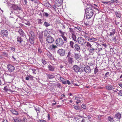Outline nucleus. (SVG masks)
I'll use <instances>...</instances> for the list:
<instances>
[{"label": "nucleus", "instance_id": "obj_1", "mask_svg": "<svg viewBox=\"0 0 122 122\" xmlns=\"http://www.w3.org/2000/svg\"><path fill=\"white\" fill-rule=\"evenodd\" d=\"M93 6L90 4H88L85 10L86 17L88 19L91 18L94 14Z\"/></svg>", "mask_w": 122, "mask_h": 122}, {"label": "nucleus", "instance_id": "obj_2", "mask_svg": "<svg viewBox=\"0 0 122 122\" xmlns=\"http://www.w3.org/2000/svg\"><path fill=\"white\" fill-rule=\"evenodd\" d=\"M58 31L60 33V36L63 38L64 41H67V40L66 33V32H64L61 30H58Z\"/></svg>", "mask_w": 122, "mask_h": 122}, {"label": "nucleus", "instance_id": "obj_3", "mask_svg": "<svg viewBox=\"0 0 122 122\" xmlns=\"http://www.w3.org/2000/svg\"><path fill=\"white\" fill-rule=\"evenodd\" d=\"M77 41L78 43L81 45H84L86 43V40L81 36H79L77 38Z\"/></svg>", "mask_w": 122, "mask_h": 122}, {"label": "nucleus", "instance_id": "obj_4", "mask_svg": "<svg viewBox=\"0 0 122 122\" xmlns=\"http://www.w3.org/2000/svg\"><path fill=\"white\" fill-rule=\"evenodd\" d=\"M55 43L57 46H61L63 44L64 42L61 38H59L56 39Z\"/></svg>", "mask_w": 122, "mask_h": 122}, {"label": "nucleus", "instance_id": "obj_5", "mask_svg": "<svg viewBox=\"0 0 122 122\" xmlns=\"http://www.w3.org/2000/svg\"><path fill=\"white\" fill-rule=\"evenodd\" d=\"M17 39L18 43L20 44L21 46H23L25 45V41H24L23 39L21 37L19 36H18Z\"/></svg>", "mask_w": 122, "mask_h": 122}, {"label": "nucleus", "instance_id": "obj_6", "mask_svg": "<svg viewBox=\"0 0 122 122\" xmlns=\"http://www.w3.org/2000/svg\"><path fill=\"white\" fill-rule=\"evenodd\" d=\"M96 46V48L95 49L96 52L97 53H99L100 51L102 49L101 45L97 43Z\"/></svg>", "mask_w": 122, "mask_h": 122}, {"label": "nucleus", "instance_id": "obj_7", "mask_svg": "<svg viewBox=\"0 0 122 122\" xmlns=\"http://www.w3.org/2000/svg\"><path fill=\"white\" fill-rule=\"evenodd\" d=\"M0 34L2 36L4 37H6L8 35V32L7 30H3L1 31Z\"/></svg>", "mask_w": 122, "mask_h": 122}, {"label": "nucleus", "instance_id": "obj_8", "mask_svg": "<svg viewBox=\"0 0 122 122\" xmlns=\"http://www.w3.org/2000/svg\"><path fill=\"white\" fill-rule=\"evenodd\" d=\"M57 53L61 56H62L65 55V51L62 49H60L57 51Z\"/></svg>", "mask_w": 122, "mask_h": 122}, {"label": "nucleus", "instance_id": "obj_9", "mask_svg": "<svg viewBox=\"0 0 122 122\" xmlns=\"http://www.w3.org/2000/svg\"><path fill=\"white\" fill-rule=\"evenodd\" d=\"M56 76L58 78H59L61 81V82L63 84H66V80L61 76L60 75L57 74L56 75Z\"/></svg>", "mask_w": 122, "mask_h": 122}, {"label": "nucleus", "instance_id": "obj_10", "mask_svg": "<svg viewBox=\"0 0 122 122\" xmlns=\"http://www.w3.org/2000/svg\"><path fill=\"white\" fill-rule=\"evenodd\" d=\"M7 68L8 70L10 72H13L15 69L14 66L10 64H8L7 66Z\"/></svg>", "mask_w": 122, "mask_h": 122}, {"label": "nucleus", "instance_id": "obj_11", "mask_svg": "<svg viewBox=\"0 0 122 122\" xmlns=\"http://www.w3.org/2000/svg\"><path fill=\"white\" fill-rule=\"evenodd\" d=\"M46 41L47 42L51 43L54 41V38L50 36H48L46 39Z\"/></svg>", "mask_w": 122, "mask_h": 122}, {"label": "nucleus", "instance_id": "obj_12", "mask_svg": "<svg viewBox=\"0 0 122 122\" xmlns=\"http://www.w3.org/2000/svg\"><path fill=\"white\" fill-rule=\"evenodd\" d=\"M81 35L84 37L86 40H88V39L89 37L87 36L88 35V33L86 32L85 31H82V32H81Z\"/></svg>", "mask_w": 122, "mask_h": 122}, {"label": "nucleus", "instance_id": "obj_13", "mask_svg": "<svg viewBox=\"0 0 122 122\" xmlns=\"http://www.w3.org/2000/svg\"><path fill=\"white\" fill-rule=\"evenodd\" d=\"M46 55L51 60H54V58L53 55L51 54V53L49 51L47 52Z\"/></svg>", "mask_w": 122, "mask_h": 122}, {"label": "nucleus", "instance_id": "obj_14", "mask_svg": "<svg viewBox=\"0 0 122 122\" xmlns=\"http://www.w3.org/2000/svg\"><path fill=\"white\" fill-rule=\"evenodd\" d=\"M63 0H56V5L58 7L61 6L62 4Z\"/></svg>", "mask_w": 122, "mask_h": 122}, {"label": "nucleus", "instance_id": "obj_15", "mask_svg": "<svg viewBox=\"0 0 122 122\" xmlns=\"http://www.w3.org/2000/svg\"><path fill=\"white\" fill-rule=\"evenodd\" d=\"M11 6L14 10L18 11L21 9V8L19 7L16 5L13 4Z\"/></svg>", "mask_w": 122, "mask_h": 122}, {"label": "nucleus", "instance_id": "obj_16", "mask_svg": "<svg viewBox=\"0 0 122 122\" xmlns=\"http://www.w3.org/2000/svg\"><path fill=\"white\" fill-rule=\"evenodd\" d=\"M83 69H84L85 71L87 73H88L91 71V69L90 66H87L85 67Z\"/></svg>", "mask_w": 122, "mask_h": 122}, {"label": "nucleus", "instance_id": "obj_17", "mask_svg": "<svg viewBox=\"0 0 122 122\" xmlns=\"http://www.w3.org/2000/svg\"><path fill=\"white\" fill-rule=\"evenodd\" d=\"M73 69L76 72H78L80 69V67L77 65H75L73 66Z\"/></svg>", "mask_w": 122, "mask_h": 122}, {"label": "nucleus", "instance_id": "obj_18", "mask_svg": "<svg viewBox=\"0 0 122 122\" xmlns=\"http://www.w3.org/2000/svg\"><path fill=\"white\" fill-rule=\"evenodd\" d=\"M29 41L30 44L32 45H34V39L33 37H30L29 39Z\"/></svg>", "mask_w": 122, "mask_h": 122}, {"label": "nucleus", "instance_id": "obj_19", "mask_svg": "<svg viewBox=\"0 0 122 122\" xmlns=\"http://www.w3.org/2000/svg\"><path fill=\"white\" fill-rule=\"evenodd\" d=\"M57 46L56 45L53 44L49 46V49L51 50H54L55 48H57Z\"/></svg>", "mask_w": 122, "mask_h": 122}, {"label": "nucleus", "instance_id": "obj_20", "mask_svg": "<svg viewBox=\"0 0 122 122\" xmlns=\"http://www.w3.org/2000/svg\"><path fill=\"white\" fill-rule=\"evenodd\" d=\"M115 14L117 17L118 18H120L121 16V14L119 12H115Z\"/></svg>", "mask_w": 122, "mask_h": 122}, {"label": "nucleus", "instance_id": "obj_21", "mask_svg": "<svg viewBox=\"0 0 122 122\" xmlns=\"http://www.w3.org/2000/svg\"><path fill=\"white\" fill-rule=\"evenodd\" d=\"M115 117L117 120H120L121 117V114L118 112L115 115Z\"/></svg>", "mask_w": 122, "mask_h": 122}, {"label": "nucleus", "instance_id": "obj_22", "mask_svg": "<svg viewBox=\"0 0 122 122\" xmlns=\"http://www.w3.org/2000/svg\"><path fill=\"white\" fill-rule=\"evenodd\" d=\"M71 38L74 41L77 42L76 35L75 33L71 35Z\"/></svg>", "mask_w": 122, "mask_h": 122}, {"label": "nucleus", "instance_id": "obj_23", "mask_svg": "<svg viewBox=\"0 0 122 122\" xmlns=\"http://www.w3.org/2000/svg\"><path fill=\"white\" fill-rule=\"evenodd\" d=\"M115 33V30L114 29H113L111 30L110 31L108 35L109 36H113Z\"/></svg>", "mask_w": 122, "mask_h": 122}, {"label": "nucleus", "instance_id": "obj_24", "mask_svg": "<svg viewBox=\"0 0 122 122\" xmlns=\"http://www.w3.org/2000/svg\"><path fill=\"white\" fill-rule=\"evenodd\" d=\"M87 49L89 52L92 54H93L95 50V49L94 48H88Z\"/></svg>", "mask_w": 122, "mask_h": 122}, {"label": "nucleus", "instance_id": "obj_25", "mask_svg": "<svg viewBox=\"0 0 122 122\" xmlns=\"http://www.w3.org/2000/svg\"><path fill=\"white\" fill-rule=\"evenodd\" d=\"M74 47L75 49L77 51H79L80 49V46L78 44H75L74 46Z\"/></svg>", "mask_w": 122, "mask_h": 122}, {"label": "nucleus", "instance_id": "obj_26", "mask_svg": "<svg viewBox=\"0 0 122 122\" xmlns=\"http://www.w3.org/2000/svg\"><path fill=\"white\" fill-rule=\"evenodd\" d=\"M10 111L13 114L15 115H17L19 113L18 112L15 110L14 109H12L10 110Z\"/></svg>", "mask_w": 122, "mask_h": 122}, {"label": "nucleus", "instance_id": "obj_27", "mask_svg": "<svg viewBox=\"0 0 122 122\" xmlns=\"http://www.w3.org/2000/svg\"><path fill=\"white\" fill-rule=\"evenodd\" d=\"M106 88L107 89L109 90H112L114 88H113V86L112 85H108L106 87Z\"/></svg>", "mask_w": 122, "mask_h": 122}, {"label": "nucleus", "instance_id": "obj_28", "mask_svg": "<svg viewBox=\"0 0 122 122\" xmlns=\"http://www.w3.org/2000/svg\"><path fill=\"white\" fill-rule=\"evenodd\" d=\"M48 68L49 70L53 71L54 70L55 68L54 67L50 65H49L48 66Z\"/></svg>", "mask_w": 122, "mask_h": 122}, {"label": "nucleus", "instance_id": "obj_29", "mask_svg": "<svg viewBox=\"0 0 122 122\" xmlns=\"http://www.w3.org/2000/svg\"><path fill=\"white\" fill-rule=\"evenodd\" d=\"M68 62L69 64H72L73 62V58L69 57L68 60Z\"/></svg>", "mask_w": 122, "mask_h": 122}, {"label": "nucleus", "instance_id": "obj_30", "mask_svg": "<svg viewBox=\"0 0 122 122\" xmlns=\"http://www.w3.org/2000/svg\"><path fill=\"white\" fill-rule=\"evenodd\" d=\"M97 39L96 38H95L94 37H92L91 38L89 37L88 39V41L92 42H93L94 41H96Z\"/></svg>", "mask_w": 122, "mask_h": 122}, {"label": "nucleus", "instance_id": "obj_31", "mask_svg": "<svg viewBox=\"0 0 122 122\" xmlns=\"http://www.w3.org/2000/svg\"><path fill=\"white\" fill-rule=\"evenodd\" d=\"M18 32L22 36H23L24 35V33L23 30L21 29L20 28Z\"/></svg>", "mask_w": 122, "mask_h": 122}, {"label": "nucleus", "instance_id": "obj_32", "mask_svg": "<svg viewBox=\"0 0 122 122\" xmlns=\"http://www.w3.org/2000/svg\"><path fill=\"white\" fill-rule=\"evenodd\" d=\"M69 31L71 33V35L75 33V31L74 30L71 28H69Z\"/></svg>", "mask_w": 122, "mask_h": 122}, {"label": "nucleus", "instance_id": "obj_33", "mask_svg": "<svg viewBox=\"0 0 122 122\" xmlns=\"http://www.w3.org/2000/svg\"><path fill=\"white\" fill-rule=\"evenodd\" d=\"M47 78L50 79H52L54 78L55 76L52 75L48 74L47 75Z\"/></svg>", "mask_w": 122, "mask_h": 122}, {"label": "nucleus", "instance_id": "obj_34", "mask_svg": "<svg viewBox=\"0 0 122 122\" xmlns=\"http://www.w3.org/2000/svg\"><path fill=\"white\" fill-rule=\"evenodd\" d=\"M69 45L70 47L72 48H74V43L73 41H71L69 42Z\"/></svg>", "mask_w": 122, "mask_h": 122}, {"label": "nucleus", "instance_id": "obj_35", "mask_svg": "<svg viewBox=\"0 0 122 122\" xmlns=\"http://www.w3.org/2000/svg\"><path fill=\"white\" fill-rule=\"evenodd\" d=\"M108 120L110 122H113V118L112 117H111L108 116L107 117Z\"/></svg>", "mask_w": 122, "mask_h": 122}, {"label": "nucleus", "instance_id": "obj_36", "mask_svg": "<svg viewBox=\"0 0 122 122\" xmlns=\"http://www.w3.org/2000/svg\"><path fill=\"white\" fill-rule=\"evenodd\" d=\"M75 58L76 60H79L80 58L79 55L77 54H75Z\"/></svg>", "mask_w": 122, "mask_h": 122}, {"label": "nucleus", "instance_id": "obj_37", "mask_svg": "<svg viewBox=\"0 0 122 122\" xmlns=\"http://www.w3.org/2000/svg\"><path fill=\"white\" fill-rule=\"evenodd\" d=\"M86 46L87 47H88V48H92V45L88 42H86Z\"/></svg>", "mask_w": 122, "mask_h": 122}, {"label": "nucleus", "instance_id": "obj_38", "mask_svg": "<svg viewBox=\"0 0 122 122\" xmlns=\"http://www.w3.org/2000/svg\"><path fill=\"white\" fill-rule=\"evenodd\" d=\"M75 100H77V101H76L77 104L78 103L81 102V101L79 100L78 97H75Z\"/></svg>", "mask_w": 122, "mask_h": 122}, {"label": "nucleus", "instance_id": "obj_39", "mask_svg": "<svg viewBox=\"0 0 122 122\" xmlns=\"http://www.w3.org/2000/svg\"><path fill=\"white\" fill-rule=\"evenodd\" d=\"M44 25L46 27H47L49 26L50 25V24L48 23L46 21H45L44 22Z\"/></svg>", "mask_w": 122, "mask_h": 122}, {"label": "nucleus", "instance_id": "obj_40", "mask_svg": "<svg viewBox=\"0 0 122 122\" xmlns=\"http://www.w3.org/2000/svg\"><path fill=\"white\" fill-rule=\"evenodd\" d=\"M76 28L79 31H81V32H82V31H83L82 29L79 27L78 26L76 27Z\"/></svg>", "mask_w": 122, "mask_h": 122}, {"label": "nucleus", "instance_id": "obj_41", "mask_svg": "<svg viewBox=\"0 0 122 122\" xmlns=\"http://www.w3.org/2000/svg\"><path fill=\"white\" fill-rule=\"evenodd\" d=\"M118 95L122 96V90H120L118 93Z\"/></svg>", "mask_w": 122, "mask_h": 122}, {"label": "nucleus", "instance_id": "obj_42", "mask_svg": "<svg viewBox=\"0 0 122 122\" xmlns=\"http://www.w3.org/2000/svg\"><path fill=\"white\" fill-rule=\"evenodd\" d=\"M54 102L53 103H52L51 104V105L52 106L56 105V102L54 100L53 101H51V103H52V102Z\"/></svg>", "mask_w": 122, "mask_h": 122}, {"label": "nucleus", "instance_id": "obj_43", "mask_svg": "<svg viewBox=\"0 0 122 122\" xmlns=\"http://www.w3.org/2000/svg\"><path fill=\"white\" fill-rule=\"evenodd\" d=\"M25 46L27 48H30L31 46L32 45L31 44H29L28 43H26V44H25Z\"/></svg>", "mask_w": 122, "mask_h": 122}, {"label": "nucleus", "instance_id": "obj_44", "mask_svg": "<svg viewBox=\"0 0 122 122\" xmlns=\"http://www.w3.org/2000/svg\"><path fill=\"white\" fill-rule=\"evenodd\" d=\"M42 62L43 65H46L47 63L46 61L44 59H43L42 60Z\"/></svg>", "mask_w": 122, "mask_h": 122}, {"label": "nucleus", "instance_id": "obj_45", "mask_svg": "<svg viewBox=\"0 0 122 122\" xmlns=\"http://www.w3.org/2000/svg\"><path fill=\"white\" fill-rule=\"evenodd\" d=\"M8 88V86H6L4 87V90L5 91L7 92L9 90Z\"/></svg>", "mask_w": 122, "mask_h": 122}, {"label": "nucleus", "instance_id": "obj_46", "mask_svg": "<svg viewBox=\"0 0 122 122\" xmlns=\"http://www.w3.org/2000/svg\"><path fill=\"white\" fill-rule=\"evenodd\" d=\"M43 15L46 17H48L49 16V14L48 13L46 12H44L43 13Z\"/></svg>", "mask_w": 122, "mask_h": 122}, {"label": "nucleus", "instance_id": "obj_47", "mask_svg": "<svg viewBox=\"0 0 122 122\" xmlns=\"http://www.w3.org/2000/svg\"><path fill=\"white\" fill-rule=\"evenodd\" d=\"M109 74H110V73L109 72H107L105 74V77H107L109 75H110Z\"/></svg>", "mask_w": 122, "mask_h": 122}, {"label": "nucleus", "instance_id": "obj_48", "mask_svg": "<svg viewBox=\"0 0 122 122\" xmlns=\"http://www.w3.org/2000/svg\"><path fill=\"white\" fill-rule=\"evenodd\" d=\"M74 108L77 110H80V107L78 106H75L74 107Z\"/></svg>", "mask_w": 122, "mask_h": 122}, {"label": "nucleus", "instance_id": "obj_49", "mask_svg": "<svg viewBox=\"0 0 122 122\" xmlns=\"http://www.w3.org/2000/svg\"><path fill=\"white\" fill-rule=\"evenodd\" d=\"M13 119L15 122H18L19 121L17 118L16 117H14Z\"/></svg>", "mask_w": 122, "mask_h": 122}, {"label": "nucleus", "instance_id": "obj_50", "mask_svg": "<svg viewBox=\"0 0 122 122\" xmlns=\"http://www.w3.org/2000/svg\"><path fill=\"white\" fill-rule=\"evenodd\" d=\"M98 71V69L97 67H96L95 69L94 70V73L95 74H96L97 72Z\"/></svg>", "mask_w": 122, "mask_h": 122}, {"label": "nucleus", "instance_id": "obj_51", "mask_svg": "<svg viewBox=\"0 0 122 122\" xmlns=\"http://www.w3.org/2000/svg\"><path fill=\"white\" fill-rule=\"evenodd\" d=\"M30 33L31 35V37H33V36H34V34L33 31H30Z\"/></svg>", "mask_w": 122, "mask_h": 122}, {"label": "nucleus", "instance_id": "obj_52", "mask_svg": "<svg viewBox=\"0 0 122 122\" xmlns=\"http://www.w3.org/2000/svg\"><path fill=\"white\" fill-rule=\"evenodd\" d=\"M38 52L40 53H41L42 52V50L40 48H38Z\"/></svg>", "mask_w": 122, "mask_h": 122}, {"label": "nucleus", "instance_id": "obj_53", "mask_svg": "<svg viewBox=\"0 0 122 122\" xmlns=\"http://www.w3.org/2000/svg\"><path fill=\"white\" fill-rule=\"evenodd\" d=\"M10 49L11 51H15V49L14 47H10Z\"/></svg>", "mask_w": 122, "mask_h": 122}, {"label": "nucleus", "instance_id": "obj_54", "mask_svg": "<svg viewBox=\"0 0 122 122\" xmlns=\"http://www.w3.org/2000/svg\"><path fill=\"white\" fill-rule=\"evenodd\" d=\"M42 21L41 19H39L38 20V23H39V24H41L42 23Z\"/></svg>", "mask_w": 122, "mask_h": 122}, {"label": "nucleus", "instance_id": "obj_55", "mask_svg": "<svg viewBox=\"0 0 122 122\" xmlns=\"http://www.w3.org/2000/svg\"><path fill=\"white\" fill-rule=\"evenodd\" d=\"M32 70L33 71V73L34 74H36L35 71H36V70L34 69V68H32Z\"/></svg>", "mask_w": 122, "mask_h": 122}, {"label": "nucleus", "instance_id": "obj_56", "mask_svg": "<svg viewBox=\"0 0 122 122\" xmlns=\"http://www.w3.org/2000/svg\"><path fill=\"white\" fill-rule=\"evenodd\" d=\"M71 54V52L70 51H69L68 52V54L67 55V57H69L70 55Z\"/></svg>", "mask_w": 122, "mask_h": 122}, {"label": "nucleus", "instance_id": "obj_57", "mask_svg": "<svg viewBox=\"0 0 122 122\" xmlns=\"http://www.w3.org/2000/svg\"><path fill=\"white\" fill-rule=\"evenodd\" d=\"M23 2H24L25 5H26L27 3V0H24Z\"/></svg>", "mask_w": 122, "mask_h": 122}, {"label": "nucleus", "instance_id": "obj_58", "mask_svg": "<svg viewBox=\"0 0 122 122\" xmlns=\"http://www.w3.org/2000/svg\"><path fill=\"white\" fill-rule=\"evenodd\" d=\"M39 121L40 122H46L45 120H39Z\"/></svg>", "mask_w": 122, "mask_h": 122}, {"label": "nucleus", "instance_id": "obj_59", "mask_svg": "<svg viewBox=\"0 0 122 122\" xmlns=\"http://www.w3.org/2000/svg\"><path fill=\"white\" fill-rule=\"evenodd\" d=\"M66 81V83H67L68 85H70V84L71 83H70V81H69V80H67Z\"/></svg>", "mask_w": 122, "mask_h": 122}, {"label": "nucleus", "instance_id": "obj_60", "mask_svg": "<svg viewBox=\"0 0 122 122\" xmlns=\"http://www.w3.org/2000/svg\"><path fill=\"white\" fill-rule=\"evenodd\" d=\"M86 120L85 119H83L81 121V122H86Z\"/></svg>", "mask_w": 122, "mask_h": 122}, {"label": "nucleus", "instance_id": "obj_61", "mask_svg": "<svg viewBox=\"0 0 122 122\" xmlns=\"http://www.w3.org/2000/svg\"><path fill=\"white\" fill-rule=\"evenodd\" d=\"M81 107L84 109H85L86 107V106L84 105H81Z\"/></svg>", "mask_w": 122, "mask_h": 122}, {"label": "nucleus", "instance_id": "obj_62", "mask_svg": "<svg viewBox=\"0 0 122 122\" xmlns=\"http://www.w3.org/2000/svg\"><path fill=\"white\" fill-rule=\"evenodd\" d=\"M56 85L59 88H60L61 87L60 84L59 83H58V84H57Z\"/></svg>", "mask_w": 122, "mask_h": 122}, {"label": "nucleus", "instance_id": "obj_63", "mask_svg": "<svg viewBox=\"0 0 122 122\" xmlns=\"http://www.w3.org/2000/svg\"><path fill=\"white\" fill-rule=\"evenodd\" d=\"M118 85L122 88V84L121 83H119Z\"/></svg>", "mask_w": 122, "mask_h": 122}, {"label": "nucleus", "instance_id": "obj_64", "mask_svg": "<svg viewBox=\"0 0 122 122\" xmlns=\"http://www.w3.org/2000/svg\"><path fill=\"white\" fill-rule=\"evenodd\" d=\"M12 57L13 59V60H14V61H15L16 60V59H15V58L14 57V56L13 55L12 56Z\"/></svg>", "mask_w": 122, "mask_h": 122}]
</instances>
